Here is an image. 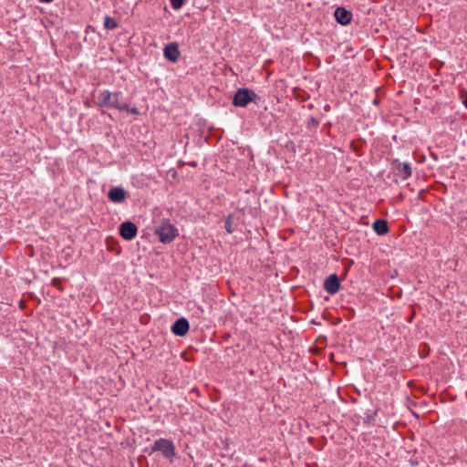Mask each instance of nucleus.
Returning a JSON list of instances; mask_svg holds the SVG:
<instances>
[{
	"label": "nucleus",
	"instance_id": "nucleus-1",
	"mask_svg": "<svg viewBox=\"0 0 467 467\" xmlns=\"http://www.w3.org/2000/svg\"><path fill=\"white\" fill-rule=\"evenodd\" d=\"M121 92H110L108 89L102 90L99 92L97 98V105L100 108H114L119 110V109H125V107H120L121 102H119V97Z\"/></svg>",
	"mask_w": 467,
	"mask_h": 467
},
{
	"label": "nucleus",
	"instance_id": "nucleus-2",
	"mask_svg": "<svg viewBox=\"0 0 467 467\" xmlns=\"http://www.w3.org/2000/svg\"><path fill=\"white\" fill-rule=\"evenodd\" d=\"M155 234L162 244H170L178 235V230L169 220H163L155 229Z\"/></svg>",
	"mask_w": 467,
	"mask_h": 467
},
{
	"label": "nucleus",
	"instance_id": "nucleus-3",
	"mask_svg": "<svg viewBox=\"0 0 467 467\" xmlns=\"http://www.w3.org/2000/svg\"><path fill=\"white\" fill-rule=\"evenodd\" d=\"M257 98V94L246 88H239L233 99V105L235 107H246L250 102H253Z\"/></svg>",
	"mask_w": 467,
	"mask_h": 467
},
{
	"label": "nucleus",
	"instance_id": "nucleus-4",
	"mask_svg": "<svg viewBox=\"0 0 467 467\" xmlns=\"http://www.w3.org/2000/svg\"><path fill=\"white\" fill-rule=\"evenodd\" d=\"M151 451H161L165 458L171 459L175 456V446L172 441L161 438L154 441Z\"/></svg>",
	"mask_w": 467,
	"mask_h": 467
},
{
	"label": "nucleus",
	"instance_id": "nucleus-5",
	"mask_svg": "<svg viewBox=\"0 0 467 467\" xmlns=\"http://www.w3.org/2000/svg\"><path fill=\"white\" fill-rule=\"evenodd\" d=\"M392 166L395 174L402 180H407L411 176L412 169L409 162H401L398 159L392 161Z\"/></svg>",
	"mask_w": 467,
	"mask_h": 467
},
{
	"label": "nucleus",
	"instance_id": "nucleus-6",
	"mask_svg": "<svg viewBox=\"0 0 467 467\" xmlns=\"http://www.w3.org/2000/svg\"><path fill=\"white\" fill-rule=\"evenodd\" d=\"M163 55L167 60L176 62L181 56L178 44L176 42L167 44L163 48Z\"/></svg>",
	"mask_w": 467,
	"mask_h": 467
},
{
	"label": "nucleus",
	"instance_id": "nucleus-7",
	"mask_svg": "<svg viewBox=\"0 0 467 467\" xmlns=\"http://www.w3.org/2000/svg\"><path fill=\"white\" fill-rule=\"evenodd\" d=\"M138 228L135 223L131 222H124L120 224L119 234L125 240H132L135 238Z\"/></svg>",
	"mask_w": 467,
	"mask_h": 467
},
{
	"label": "nucleus",
	"instance_id": "nucleus-8",
	"mask_svg": "<svg viewBox=\"0 0 467 467\" xmlns=\"http://www.w3.org/2000/svg\"><path fill=\"white\" fill-rule=\"evenodd\" d=\"M324 289L329 295H335L339 291L340 282L338 276L336 274H332L326 278L324 282Z\"/></svg>",
	"mask_w": 467,
	"mask_h": 467
},
{
	"label": "nucleus",
	"instance_id": "nucleus-9",
	"mask_svg": "<svg viewBox=\"0 0 467 467\" xmlns=\"http://www.w3.org/2000/svg\"><path fill=\"white\" fill-rule=\"evenodd\" d=\"M190 328L189 322L186 318L181 317L177 319L171 327V331L174 335L183 337L185 336Z\"/></svg>",
	"mask_w": 467,
	"mask_h": 467
},
{
	"label": "nucleus",
	"instance_id": "nucleus-10",
	"mask_svg": "<svg viewBox=\"0 0 467 467\" xmlns=\"http://www.w3.org/2000/svg\"><path fill=\"white\" fill-rule=\"evenodd\" d=\"M126 197H127V192L120 186L112 187L108 192V198L109 199L110 202H112L114 203L122 202L126 199Z\"/></svg>",
	"mask_w": 467,
	"mask_h": 467
},
{
	"label": "nucleus",
	"instance_id": "nucleus-11",
	"mask_svg": "<svg viewBox=\"0 0 467 467\" xmlns=\"http://www.w3.org/2000/svg\"><path fill=\"white\" fill-rule=\"evenodd\" d=\"M334 15L336 20L343 26H347L351 22L352 13L344 7H337Z\"/></svg>",
	"mask_w": 467,
	"mask_h": 467
},
{
	"label": "nucleus",
	"instance_id": "nucleus-12",
	"mask_svg": "<svg viewBox=\"0 0 467 467\" xmlns=\"http://www.w3.org/2000/svg\"><path fill=\"white\" fill-rule=\"evenodd\" d=\"M373 230L379 235H385L389 232V226L386 220L378 219L372 224Z\"/></svg>",
	"mask_w": 467,
	"mask_h": 467
},
{
	"label": "nucleus",
	"instance_id": "nucleus-13",
	"mask_svg": "<svg viewBox=\"0 0 467 467\" xmlns=\"http://www.w3.org/2000/svg\"><path fill=\"white\" fill-rule=\"evenodd\" d=\"M104 26L108 30H113L119 26V24L114 18L107 16L104 18Z\"/></svg>",
	"mask_w": 467,
	"mask_h": 467
},
{
	"label": "nucleus",
	"instance_id": "nucleus-14",
	"mask_svg": "<svg viewBox=\"0 0 467 467\" xmlns=\"http://www.w3.org/2000/svg\"><path fill=\"white\" fill-rule=\"evenodd\" d=\"M120 107H125V109H119V111H127V112H130L134 115L139 114V110L137 108H135V107L131 108L127 103H121Z\"/></svg>",
	"mask_w": 467,
	"mask_h": 467
},
{
	"label": "nucleus",
	"instance_id": "nucleus-15",
	"mask_svg": "<svg viewBox=\"0 0 467 467\" xmlns=\"http://www.w3.org/2000/svg\"><path fill=\"white\" fill-rule=\"evenodd\" d=\"M232 223V215H228L224 222V228L228 234H232L234 231Z\"/></svg>",
	"mask_w": 467,
	"mask_h": 467
},
{
	"label": "nucleus",
	"instance_id": "nucleus-16",
	"mask_svg": "<svg viewBox=\"0 0 467 467\" xmlns=\"http://www.w3.org/2000/svg\"><path fill=\"white\" fill-rule=\"evenodd\" d=\"M319 120L314 117H311L308 120H307V128H311V127H314V128H317L319 126Z\"/></svg>",
	"mask_w": 467,
	"mask_h": 467
},
{
	"label": "nucleus",
	"instance_id": "nucleus-17",
	"mask_svg": "<svg viewBox=\"0 0 467 467\" xmlns=\"http://www.w3.org/2000/svg\"><path fill=\"white\" fill-rule=\"evenodd\" d=\"M183 1L184 0H170L173 9H180L183 5Z\"/></svg>",
	"mask_w": 467,
	"mask_h": 467
},
{
	"label": "nucleus",
	"instance_id": "nucleus-18",
	"mask_svg": "<svg viewBox=\"0 0 467 467\" xmlns=\"http://www.w3.org/2000/svg\"><path fill=\"white\" fill-rule=\"evenodd\" d=\"M40 3H51L53 0H38Z\"/></svg>",
	"mask_w": 467,
	"mask_h": 467
},
{
	"label": "nucleus",
	"instance_id": "nucleus-19",
	"mask_svg": "<svg viewBox=\"0 0 467 467\" xmlns=\"http://www.w3.org/2000/svg\"><path fill=\"white\" fill-rule=\"evenodd\" d=\"M463 105L464 107L467 109V97L465 98L464 101H463Z\"/></svg>",
	"mask_w": 467,
	"mask_h": 467
}]
</instances>
